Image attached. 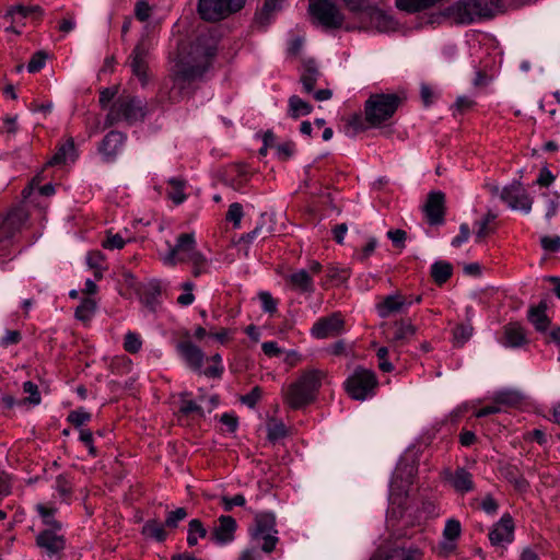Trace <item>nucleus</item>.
Returning <instances> with one entry per match:
<instances>
[{
	"mask_svg": "<svg viewBox=\"0 0 560 560\" xmlns=\"http://www.w3.org/2000/svg\"><path fill=\"white\" fill-rule=\"evenodd\" d=\"M218 44V31L208 30L199 33L188 48L178 55L173 69L174 86L170 94L172 102L179 100V90L183 89L185 83L201 79L211 68L217 55Z\"/></svg>",
	"mask_w": 560,
	"mask_h": 560,
	"instance_id": "nucleus-1",
	"label": "nucleus"
},
{
	"mask_svg": "<svg viewBox=\"0 0 560 560\" xmlns=\"http://www.w3.org/2000/svg\"><path fill=\"white\" fill-rule=\"evenodd\" d=\"M168 252L162 257L164 265L174 267L179 262H189L194 277L210 271L208 258L198 250L192 233L179 234L174 246L168 244Z\"/></svg>",
	"mask_w": 560,
	"mask_h": 560,
	"instance_id": "nucleus-2",
	"label": "nucleus"
},
{
	"mask_svg": "<svg viewBox=\"0 0 560 560\" xmlns=\"http://www.w3.org/2000/svg\"><path fill=\"white\" fill-rule=\"evenodd\" d=\"M326 373L322 370H308L292 383L284 392V401L293 409L311 404L322 386Z\"/></svg>",
	"mask_w": 560,
	"mask_h": 560,
	"instance_id": "nucleus-3",
	"label": "nucleus"
},
{
	"mask_svg": "<svg viewBox=\"0 0 560 560\" xmlns=\"http://www.w3.org/2000/svg\"><path fill=\"white\" fill-rule=\"evenodd\" d=\"M147 114V104L143 100L130 95L118 96L108 109L105 126L110 127L120 121L132 125L142 120Z\"/></svg>",
	"mask_w": 560,
	"mask_h": 560,
	"instance_id": "nucleus-4",
	"label": "nucleus"
},
{
	"mask_svg": "<svg viewBox=\"0 0 560 560\" xmlns=\"http://www.w3.org/2000/svg\"><path fill=\"white\" fill-rule=\"evenodd\" d=\"M249 537L252 544L259 547L262 552H272L279 541L276 515L271 512L256 513L254 524L249 528Z\"/></svg>",
	"mask_w": 560,
	"mask_h": 560,
	"instance_id": "nucleus-5",
	"label": "nucleus"
},
{
	"mask_svg": "<svg viewBox=\"0 0 560 560\" xmlns=\"http://www.w3.org/2000/svg\"><path fill=\"white\" fill-rule=\"evenodd\" d=\"M400 102V97L394 93L372 94L364 105L366 121L373 127L382 126L394 116Z\"/></svg>",
	"mask_w": 560,
	"mask_h": 560,
	"instance_id": "nucleus-6",
	"label": "nucleus"
},
{
	"mask_svg": "<svg viewBox=\"0 0 560 560\" xmlns=\"http://www.w3.org/2000/svg\"><path fill=\"white\" fill-rule=\"evenodd\" d=\"M377 385L375 373L364 368H357L345 382L347 394L355 400H365L372 397Z\"/></svg>",
	"mask_w": 560,
	"mask_h": 560,
	"instance_id": "nucleus-7",
	"label": "nucleus"
},
{
	"mask_svg": "<svg viewBox=\"0 0 560 560\" xmlns=\"http://www.w3.org/2000/svg\"><path fill=\"white\" fill-rule=\"evenodd\" d=\"M246 0H199L198 13L205 21L215 22L241 10Z\"/></svg>",
	"mask_w": 560,
	"mask_h": 560,
	"instance_id": "nucleus-8",
	"label": "nucleus"
},
{
	"mask_svg": "<svg viewBox=\"0 0 560 560\" xmlns=\"http://www.w3.org/2000/svg\"><path fill=\"white\" fill-rule=\"evenodd\" d=\"M311 15L326 30L339 28L343 24V14L330 0H310Z\"/></svg>",
	"mask_w": 560,
	"mask_h": 560,
	"instance_id": "nucleus-9",
	"label": "nucleus"
},
{
	"mask_svg": "<svg viewBox=\"0 0 560 560\" xmlns=\"http://www.w3.org/2000/svg\"><path fill=\"white\" fill-rule=\"evenodd\" d=\"M26 221L27 213L22 208L12 209L5 217L0 219V256L5 255L11 240L21 231Z\"/></svg>",
	"mask_w": 560,
	"mask_h": 560,
	"instance_id": "nucleus-10",
	"label": "nucleus"
},
{
	"mask_svg": "<svg viewBox=\"0 0 560 560\" xmlns=\"http://www.w3.org/2000/svg\"><path fill=\"white\" fill-rule=\"evenodd\" d=\"M500 198L513 210H522L525 213L532 210L533 200L520 182L504 187Z\"/></svg>",
	"mask_w": 560,
	"mask_h": 560,
	"instance_id": "nucleus-11",
	"label": "nucleus"
},
{
	"mask_svg": "<svg viewBox=\"0 0 560 560\" xmlns=\"http://www.w3.org/2000/svg\"><path fill=\"white\" fill-rule=\"evenodd\" d=\"M514 522L509 513H505L491 527L489 532V540L493 547H505L514 540Z\"/></svg>",
	"mask_w": 560,
	"mask_h": 560,
	"instance_id": "nucleus-12",
	"label": "nucleus"
},
{
	"mask_svg": "<svg viewBox=\"0 0 560 560\" xmlns=\"http://www.w3.org/2000/svg\"><path fill=\"white\" fill-rule=\"evenodd\" d=\"M343 329V319L339 313L320 317L311 328V335L316 339H325L340 334Z\"/></svg>",
	"mask_w": 560,
	"mask_h": 560,
	"instance_id": "nucleus-13",
	"label": "nucleus"
},
{
	"mask_svg": "<svg viewBox=\"0 0 560 560\" xmlns=\"http://www.w3.org/2000/svg\"><path fill=\"white\" fill-rule=\"evenodd\" d=\"M60 529L46 528L36 536V545L45 551L48 557L59 555L66 548V538L59 534Z\"/></svg>",
	"mask_w": 560,
	"mask_h": 560,
	"instance_id": "nucleus-14",
	"label": "nucleus"
},
{
	"mask_svg": "<svg viewBox=\"0 0 560 560\" xmlns=\"http://www.w3.org/2000/svg\"><path fill=\"white\" fill-rule=\"evenodd\" d=\"M423 210L431 225L442 224L445 214V195L442 191L430 192Z\"/></svg>",
	"mask_w": 560,
	"mask_h": 560,
	"instance_id": "nucleus-15",
	"label": "nucleus"
},
{
	"mask_svg": "<svg viewBox=\"0 0 560 560\" xmlns=\"http://www.w3.org/2000/svg\"><path fill=\"white\" fill-rule=\"evenodd\" d=\"M236 528V521L232 516L221 515L210 534V539L217 545H226L234 540Z\"/></svg>",
	"mask_w": 560,
	"mask_h": 560,
	"instance_id": "nucleus-16",
	"label": "nucleus"
},
{
	"mask_svg": "<svg viewBox=\"0 0 560 560\" xmlns=\"http://www.w3.org/2000/svg\"><path fill=\"white\" fill-rule=\"evenodd\" d=\"M443 475L444 479L460 494L471 492L475 489L472 475L464 467H457L454 471L445 469Z\"/></svg>",
	"mask_w": 560,
	"mask_h": 560,
	"instance_id": "nucleus-17",
	"label": "nucleus"
},
{
	"mask_svg": "<svg viewBox=\"0 0 560 560\" xmlns=\"http://www.w3.org/2000/svg\"><path fill=\"white\" fill-rule=\"evenodd\" d=\"M125 141L126 136L122 132L116 130L109 131L98 145V152L102 154L103 161L106 163L115 161Z\"/></svg>",
	"mask_w": 560,
	"mask_h": 560,
	"instance_id": "nucleus-18",
	"label": "nucleus"
},
{
	"mask_svg": "<svg viewBox=\"0 0 560 560\" xmlns=\"http://www.w3.org/2000/svg\"><path fill=\"white\" fill-rule=\"evenodd\" d=\"M412 304L408 298L395 293L384 296L380 302L376 303L375 308L380 317L387 318L390 315L401 312L405 307Z\"/></svg>",
	"mask_w": 560,
	"mask_h": 560,
	"instance_id": "nucleus-19",
	"label": "nucleus"
},
{
	"mask_svg": "<svg viewBox=\"0 0 560 560\" xmlns=\"http://www.w3.org/2000/svg\"><path fill=\"white\" fill-rule=\"evenodd\" d=\"M443 14L457 24H471L477 21L471 0H459L447 7Z\"/></svg>",
	"mask_w": 560,
	"mask_h": 560,
	"instance_id": "nucleus-20",
	"label": "nucleus"
},
{
	"mask_svg": "<svg viewBox=\"0 0 560 560\" xmlns=\"http://www.w3.org/2000/svg\"><path fill=\"white\" fill-rule=\"evenodd\" d=\"M415 467L408 463H399L393 474L390 481V493H406L412 483Z\"/></svg>",
	"mask_w": 560,
	"mask_h": 560,
	"instance_id": "nucleus-21",
	"label": "nucleus"
},
{
	"mask_svg": "<svg viewBox=\"0 0 560 560\" xmlns=\"http://www.w3.org/2000/svg\"><path fill=\"white\" fill-rule=\"evenodd\" d=\"M177 351L190 369L202 373L205 353L199 347L191 341H182L177 345Z\"/></svg>",
	"mask_w": 560,
	"mask_h": 560,
	"instance_id": "nucleus-22",
	"label": "nucleus"
},
{
	"mask_svg": "<svg viewBox=\"0 0 560 560\" xmlns=\"http://www.w3.org/2000/svg\"><path fill=\"white\" fill-rule=\"evenodd\" d=\"M285 282L292 291L312 295L315 291L314 280L306 269H299L285 277Z\"/></svg>",
	"mask_w": 560,
	"mask_h": 560,
	"instance_id": "nucleus-23",
	"label": "nucleus"
},
{
	"mask_svg": "<svg viewBox=\"0 0 560 560\" xmlns=\"http://www.w3.org/2000/svg\"><path fill=\"white\" fill-rule=\"evenodd\" d=\"M129 66L131 68V71L133 75H136L142 85H145L148 83V62H147V50L142 46V44H138L130 57H129Z\"/></svg>",
	"mask_w": 560,
	"mask_h": 560,
	"instance_id": "nucleus-24",
	"label": "nucleus"
},
{
	"mask_svg": "<svg viewBox=\"0 0 560 560\" xmlns=\"http://www.w3.org/2000/svg\"><path fill=\"white\" fill-rule=\"evenodd\" d=\"M43 14V10L38 5H22L16 4L10 7L3 18L9 20L12 23H20L24 25L23 21L28 16H40Z\"/></svg>",
	"mask_w": 560,
	"mask_h": 560,
	"instance_id": "nucleus-25",
	"label": "nucleus"
},
{
	"mask_svg": "<svg viewBox=\"0 0 560 560\" xmlns=\"http://www.w3.org/2000/svg\"><path fill=\"white\" fill-rule=\"evenodd\" d=\"M389 329L392 335L388 337V340L397 346L406 343L417 331L415 325L402 320L395 322Z\"/></svg>",
	"mask_w": 560,
	"mask_h": 560,
	"instance_id": "nucleus-26",
	"label": "nucleus"
},
{
	"mask_svg": "<svg viewBox=\"0 0 560 560\" xmlns=\"http://www.w3.org/2000/svg\"><path fill=\"white\" fill-rule=\"evenodd\" d=\"M320 77V72L317 68V65L314 60L308 59L303 62L302 73H301V83L303 86V91L305 93H313L314 88L318 78Z\"/></svg>",
	"mask_w": 560,
	"mask_h": 560,
	"instance_id": "nucleus-27",
	"label": "nucleus"
},
{
	"mask_svg": "<svg viewBox=\"0 0 560 560\" xmlns=\"http://www.w3.org/2000/svg\"><path fill=\"white\" fill-rule=\"evenodd\" d=\"M371 21V25L381 33H388L396 30L397 23L394 19L383 11L376 9H370L368 12Z\"/></svg>",
	"mask_w": 560,
	"mask_h": 560,
	"instance_id": "nucleus-28",
	"label": "nucleus"
},
{
	"mask_svg": "<svg viewBox=\"0 0 560 560\" xmlns=\"http://www.w3.org/2000/svg\"><path fill=\"white\" fill-rule=\"evenodd\" d=\"M500 472L518 492H526L529 488L528 481L523 477L516 466L508 464L501 467Z\"/></svg>",
	"mask_w": 560,
	"mask_h": 560,
	"instance_id": "nucleus-29",
	"label": "nucleus"
},
{
	"mask_svg": "<svg viewBox=\"0 0 560 560\" xmlns=\"http://www.w3.org/2000/svg\"><path fill=\"white\" fill-rule=\"evenodd\" d=\"M75 160V147L72 138H69L61 144L52 158L48 161V165H60Z\"/></svg>",
	"mask_w": 560,
	"mask_h": 560,
	"instance_id": "nucleus-30",
	"label": "nucleus"
},
{
	"mask_svg": "<svg viewBox=\"0 0 560 560\" xmlns=\"http://www.w3.org/2000/svg\"><path fill=\"white\" fill-rule=\"evenodd\" d=\"M526 342L524 328L517 323H510L504 327V345L508 347H521Z\"/></svg>",
	"mask_w": 560,
	"mask_h": 560,
	"instance_id": "nucleus-31",
	"label": "nucleus"
},
{
	"mask_svg": "<svg viewBox=\"0 0 560 560\" xmlns=\"http://www.w3.org/2000/svg\"><path fill=\"white\" fill-rule=\"evenodd\" d=\"M546 303L540 302L538 306H533L528 311V320L538 331H546L549 327L550 320L546 314Z\"/></svg>",
	"mask_w": 560,
	"mask_h": 560,
	"instance_id": "nucleus-32",
	"label": "nucleus"
},
{
	"mask_svg": "<svg viewBox=\"0 0 560 560\" xmlns=\"http://www.w3.org/2000/svg\"><path fill=\"white\" fill-rule=\"evenodd\" d=\"M423 552L415 546L394 548L383 560H421Z\"/></svg>",
	"mask_w": 560,
	"mask_h": 560,
	"instance_id": "nucleus-33",
	"label": "nucleus"
},
{
	"mask_svg": "<svg viewBox=\"0 0 560 560\" xmlns=\"http://www.w3.org/2000/svg\"><path fill=\"white\" fill-rule=\"evenodd\" d=\"M430 275L438 285H442L452 277L453 266L448 261L438 260L432 264Z\"/></svg>",
	"mask_w": 560,
	"mask_h": 560,
	"instance_id": "nucleus-34",
	"label": "nucleus"
},
{
	"mask_svg": "<svg viewBox=\"0 0 560 560\" xmlns=\"http://www.w3.org/2000/svg\"><path fill=\"white\" fill-rule=\"evenodd\" d=\"M288 114L291 118L296 119L300 116H306L312 113L313 106L307 102L303 101L298 95H292L289 101Z\"/></svg>",
	"mask_w": 560,
	"mask_h": 560,
	"instance_id": "nucleus-35",
	"label": "nucleus"
},
{
	"mask_svg": "<svg viewBox=\"0 0 560 560\" xmlns=\"http://www.w3.org/2000/svg\"><path fill=\"white\" fill-rule=\"evenodd\" d=\"M208 534L207 528L203 526L200 520L192 518L188 523L187 544L189 547H194L198 544L199 539L206 538Z\"/></svg>",
	"mask_w": 560,
	"mask_h": 560,
	"instance_id": "nucleus-36",
	"label": "nucleus"
},
{
	"mask_svg": "<svg viewBox=\"0 0 560 560\" xmlns=\"http://www.w3.org/2000/svg\"><path fill=\"white\" fill-rule=\"evenodd\" d=\"M55 490L58 492L59 497L68 502L73 493V482L72 478L68 474H60L56 477Z\"/></svg>",
	"mask_w": 560,
	"mask_h": 560,
	"instance_id": "nucleus-37",
	"label": "nucleus"
},
{
	"mask_svg": "<svg viewBox=\"0 0 560 560\" xmlns=\"http://www.w3.org/2000/svg\"><path fill=\"white\" fill-rule=\"evenodd\" d=\"M170 189L167 191L168 198L175 203L180 205L186 200V194L184 189L186 182L178 177H172L168 179Z\"/></svg>",
	"mask_w": 560,
	"mask_h": 560,
	"instance_id": "nucleus-38",
	"label": "nucleus"
},
{
	"mask_svg": "<svg viewBox=\"0 0 560 560\" xmlns=\"http://www.w3.org/2000/svg\"><path fill=\"white\" fill-rule=\"evenodd\" d=\"M497 219V214L492 211H488L485 217L475 223L476 242H481L486 236L493 232L491 223Z\"/></svg>",
	"mask_w": 560,
	"mask_h": 560,
	"instance_id": "nucleus-39",
	"label": "nucleus"
},
{
	"mask_svg": "<svg viewBox=\"0 0 560 560\" xmlns=\"http://www.w3.org/2000/svg\"><path fill=\"white\" fill-rule=\"evenodd\" d=\"M282 9L280 0H266L260 11L257 13V20L262 25H268L273 14Z\"/></svg>",
	"mask_w": 560,
	"mask_h": 560,
	"instance_id": "nucleus-40",
	"label": "nucleus"
},
{
	"mask_svg": "<svg viewBox=\"0 0 560 560\" xmlns=\"http://www.w3.org/2000/svg\"><path fill=\"white\" fill-rule=\"evenodd\" d=\"M476 20L492 18L495 9L494 0H471Z\"/></svg>",
	"mask_w": 560,
	"mask_h": 560,
	"instance_id": "nucleus-41",
	"label": "nucleus"
},
{
	"mask_svg": "<svg viewBox=\"0 0 560 560\" xmlns=\"http://www.w3.org/2000/svg\"><path fill=\"white\" fill-rule=\"evenodd\" d=\"M189 393H183L180 394V402H179V411L183 415H198L200 417H203V409L201 405L192 399L189 398Z\"/></svg>",
	"mask_w": 560,
	"mask_h": 560,
	"instance_id": "nucleus-42",
	"label": "nucleus"
},
{
	"mask_svg": "<svg viewBox=\"0 0 560 560\" xmlns=\"http://www.w3.org/2000/svg\"><path fill=\"white\" fill-rule=\"evenodd\" d=\"M36 511L43 518V523L52 529H61V524L55 520L54 514L56 510L54 508L46 506L45 504H37Z\"/></svg>",
	"mask_w": 560,
	"mask_h": 560,
	"instance_id": "nucleus-43",
	"label": "nucleus"
},
{
	"mask_svg": "<svg viewBox=\"0 0 560 560\" xmlns=\"http://www.w3.org/2000/svg\"><path fill=\"white\" fill-rule=\"evenodd\" d=\"M96 310V303L92 299H84L75 310V317L86 322L92 318Z\"/></svg>",
	"mask_w": 560,
	"mask_h": 560,
	"instance_id": "nucleus-44",
	"label": "nucleus"
},
{
	"mask_svg": "<svg viewBox=\"0 0 560 560\" xmlns=\"http://www.w3.org/2000/svg\"><path fill=\"white\" fill-rule=\"evenodd\" d=\"M143 534L158 541H163L167 536L164 525L158 521H148L143 526Z\"/></svg>",
	"mask_w": 560,
	"mask_h": 560,
	"instance_id": "nucleus-45",
	"label": "nucleus"
},
{
	"mask_svg": "<svg viewBox=\"0 0 560 560\" xmlns=\"http://www.w3.org/2000/svg\"><path fill=\"white\" fill-rule=\"evenodd\" d=\"M472 336V327L470 325H457L453 329V340L456 347H463Z\"/></svg>",
	"mask_w": 560,
	"mask_h": 560,
	"instance_id": "nucleus-46",
	"label": "nucleus"
},
{
	"mask_svg": "<svg viewBox=\"0 0 560 560\" xmlns=\"http://www.w3.org/2000/svg\"><path fill=\"white\" fill-rule=\"evenodd\" d=\"M92 416L84 408H77L69 412L67 421L77 428L81 427L91 420Z\"/></svg>",
	"mask_w": 560,
	"mask_h": 560,
	"instance_id": "nucleus-47",
	"label": "nucleus"
},
{
	"mask_svg": "<svg viewBox=\"0 0 560 560\" xmlns=\"http://www.w3.org/2000/svg\"><path fill=\"white\" fill-rule=\"evenodd\" d=\"M209 361L211 362V365L203 370L202 374L213 378L221 377L224 371L221 355L215 353L209 359Z\"/></svg>",
	"mask_w": 560,
	"mask_h": 560,
	"instance_id": "nucleus-48",
	"label": "nucleus"
},
{
	"mask_svg": "<svg viewBox=\"0 0 560 560\" xmlns=\"http://www.w3.org/2000/svg\"><path fill=\"white\" fill-rule=\"evenodd\" d=\"M142 348V340L139 334L128 331L124 339V349L129 353H138Z\"/></svg>",
	"mask_w": 560,
	"mask_h": 560,
	"instance_id": "nucleus-49",
	"label": "nucleus"
},
{
	"mask_svg": "<svg viewBox=\"0 0 560 560\" xmlns=\"http://www.w3.org/2000/svg\"><path fill=\"white\" fill-rule=\"evenodd\" d=\"M522 400V395L514 390L500 392L495 396V402L505 406H515Z\"/></svg>",
	"mask_w": 560,
	"mask_h": 560,
	"instance_id": "nucleus-50",
	"label": "nucleus"
},
{
	"mask_svg": "<svg viewBox=\"0 0 560 560\" xmlns=\"http://www.w3.org/2000/svg\"><path fill=\"white\" fill-rule=\"evenodd\" d=\"M220 503L225 512H230L234 506H244L246 499L241 493L235 494L234 497L223 495L220 498Z\"/></svg>",
	"mask_w": 560,
	"mask_h": 560,
	"instance_id": "nucleus-51",
	"label": "nucleus"
},
{
	"mask_svg": "<svg viewBox=\"0 0 560 560\" xmlns=\"http://www.w3.org/2000/svg\"><path fill=\"white\" fill-rule=\"evenodd\" d=\"M460 530H462L460 523L457 520L450 518L446 521V524H445V527L443 530V537L446 540L453 541L459 537Z\"/></svg>",
	"mask_w": 560,
	"mask_h": 560,
	"instance_id": "nucleus-52",
	"label": "nucleus"
},
{
	"mask_svg": "<svg viewBox=\"0 0 560 560\" xmlns=\"http://www.w3.org/2000/svg\"><path fill=\"white\" fill-rule=\"evenodd\" d=\"M287 435L285 425L282 422H273L267 425V438L271 442H276Z\"/></svg>",
	"mask_w": 560,
	"mask_h": 560,
	"instance_id": "nucleus-53",
	"label": "nucleus"
},
{
	"mask_svg": "<svg viewBox=\"0 0 560 560\" xmlns=\"http://www.w3.org/2000/svg\"><path fill=\"white\" fill-rule=\"evenodd\" d=\"M195 284L191 281H186L182 284L184 293L177 298V303L182 306H188L194 303L195 295L192 293Z\"/></svg>",
	"mask_w": 560,
	"mask_h": 560,
	"instance_id": "nucleus-54",
	"label": "nucleus"
},
{
	"mask_svg": "<svg viewBox=\"0 0 560 560\" xmlns=\"http://www.w3.org/2000/svg\"><path fill=\"white\" fill-rule=\"evenodd\" d=\"M46 59H47V55L46 52L44 51H37L35 52L31 60L28 61L27 63V71L30 73H36L38 72L39 70H42L45 66V62H46Z\"/></svg>",
	"mask_w": 560,
	"mask_h": 560,
	"instance_id": "nucleus-55",
	"label": "nucleus"
},
{
	"mask_svg": "<svg viewBox=\"0 0 560 560\" xmlns=\"http://www.w3.org/2000/svg\"><path fill=\"white\" fill-rule=\"evenodd\" d=\"M258 296L264 312L270 314L277 312L278 302L272 298V295L269 292L262 291L258 294Z\"/></svg>",
	"mask_w": 560,
	"mask_h": 560,
	"instance_id": "nucleus-56",
	"label": "nucleus"
},
{
	"mask_svg": "<svg viewBox=\"0 0 560 560\" xmlns=\"http://www.w3.org/2000/svg\"><path fill=\"white\" fill-rule=\"evenodd\" d=\"M187 511L184 508H178L171 511L165 518V526L170 528H176L178 523L186 518Z\"/></svg>",
	"mask_w": 560,
	"mask_h": 560,
	"instance_id": "nucleus-57",
	"label": "nucleus"
},
{
	"mask_svg": "<svg viewBox=\"0 0 560 560\" xmlns=\"http://www.w3.org/2000/svg\"><path fill=\"white\" fill-rule=\"evenodd\" d=\"M243 218V207L238 202H234L230 205L228 213H226V220L232 222L235 228H238L241 224V220Z\"/></svg>",
	"mask_w": 560,
	"mask_h": 560,
	"instance_id": "nucleus-58",
	"label": "nucleus"
},
{
	"mask_svg": "<svg viewBox=\"0 0 560 560\" xmlns=\"http://www.w3.org/2000/svg\"><path fill=\"white\" fill-rule=\"evenodd\" d=\"M79 440L88 447L89 454L96 457L98 452L94 446L93 433L89 429H80Z\"/></svg>",
	"mask_w": 560,
	"mask_h": 560,
	"instance_id": "nucleus-59",
	"label": "nucleus"
},
{
	"mask_svg": "<svg viewBox=\"0 0 560 560\" xmlns=\"http://www.w3.org/2000/svg\"><path fill=\"white\" fill-rule=\"evenodd\" d=\"M126 244L125 238L120 234L108 233L106 240L103 242V247L106 249H121Z\"/></svg>",
	"mask_w": 560,
	"mask_h": 560,
	"instance_id": "nucleus-60",
	"label": "nucleus"
},
{
	"mask_svg": "<svg viewBox=\"0 0 560 560\" xmlns=\"http://www.w3.org/2000/svg\"><path fill=\"white\" fill-rule=\"evenodd\" d=\"M23 390L24 393L30 395L26 399L27 401H30L33 405L40 404L42 398L36 384H34L31 381H27L23 384Z\"/></svg>",
	"mask_w": 560,
	"mask_h": 560,
	"instance_id": "nucleus-61",
	"label": "nucleus"
},
{
	"mask_svg": "<svg viewBox=\"0 0 560 560\" xmlns=\"http://www.w3.org/2000/svg\"><path fill=\"white\" fill-rule=\"evenodd\" d=\"M151 7L145 0H138L135 5V15L141 21L145 22L151 15Z\"/></svg>",
	"mask_w": 560,
	"mask_h": 560,
	"instance_id": "nucleus-62",
	"label": "nucleus"
},
{
	"mask_svg": "<svg viewBox=\"0 0 560 560\" xmlns=\"http://www.w3.org/2000/svg\"><path fill=\"white\" fill-rule=\"evenodd\" d=\"M376 246L377 240L370 237L363 248L355 253V258L360 261H365L374 253Z\"/></svg>",
	"mask_w": 560,
	"mask_h": 560,
	"instance_id": "nucleus-63",
	"label": "nucleus"
},
{
	"mask_svg": "<svg viewBox=\"0 0 560 560\" xmlns=\"http://www.w3.org/2000/svg\"><path fill=\"white\" fill-rule=\"evenodd\" d=\"M276 154L279 160L285 161L290 159L294 153L293 142H283L275 145Z\"/></svg>",
	"mask_w": 560,
	"mask_h": 560,
	"instance_id": "nucleus-64",
	"label": "nucleus"
}]
</instances>
